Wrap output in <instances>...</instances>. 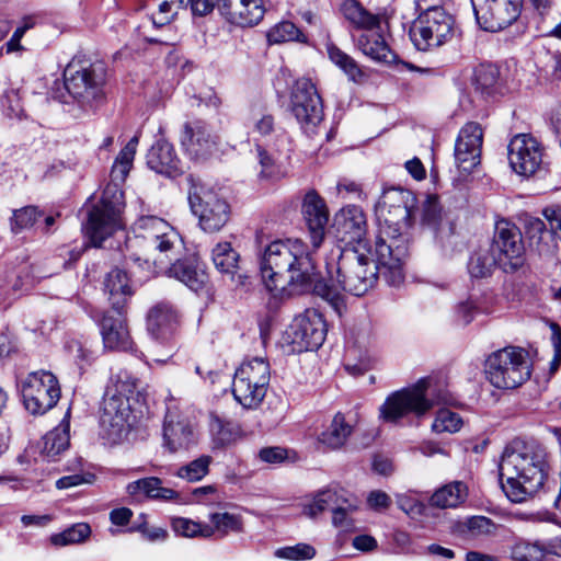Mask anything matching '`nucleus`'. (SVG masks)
<instances>
[{
  "label": "nucleus",
  "instance_id": "obj_1",
  "mask_svg": "<svg viewBox=\"0 0 561 561\" xmlns=\"http://www.w3.org/2000/svg\"><path fill=\"white\" fill-rule=\"evenodd\" d=\"M325 265L330 283L317 279L313 290L333 305L339 302L341 290L357 297L365 295L376 285L379 274L392 286L403 280V262L398 264V271L381 263L377 254V242L374 250L363 245L336 247L332 249Z\"/></svg>",
  "mask_w": 561,
  "mask_h": 561
},
{
  "label": "nucleus",
  "instance_id": "obj_2",
  "mask_svg": "<svg viewBox=\"0 0 561 561\" xmlns=\"http://www.w3.org/2000/svg\"><path fill=\"white\" fill-rule=\"evenodd\" d=\"M261 277L271 293L287 286L306 290L314 286L318 272L312 253L298 239L276 240L270 243L261 262Z\"/></svg>",
  "mask_w": 561,
  "mask_h": 561
},
{
  "label": "nucleus",
  "instance_id": "obj_3",
  "mask_svg": "<svg viewBox=\"0 0 561 561\" xmlns=\"http://www.w3.org/2000/svg\"><path fill=\"white\" fill-rule=\"evenodd\" d=\"M415 206L416 197L411 191L392 187L383 192L376 207L380 226L377 254L381 263L394 270L408 256L404 232L411 226Z\"/></svg>",
  "mask_w": 561,
  "mask_h": 561
},
{
  "label": "nucleus",
  "instance_id": "obj_4",
  "mask_svg": "<svg viewBox=\"0 0 561 561\" xmlns=\"http://www.w3.org/2000/svg\"><path fill=\"white\" fill-rule=\"evenodd\" d=\"M499 470L506 496L514 503H522L543 485L546 451L536 443L513 442L504 449Z\"/></svg>",
  "mask_w": 561,
  "mask_h": 561
},
{
  "label": "nucleus",
  "instance_id": "obj_5",
  "mask_svg": "<svg viewBox=\"0 0 561 561\" xmlns=\"http://www.w3.org/2000/svg\"><path fill=\"white\" fill-rule=\"evenodd\" d=\"M138 142L139 136L135 135L119 151L111 171L113 183L106 185L100 202L89 213L83 230L93 247H101L106 238L124 227V193L117 183L124 182L128 175Z\"/></svg>",
  "mask_w": 561,
  "mask_h": 561
},
{
  "label": "nucleus",
  "instance_id": "obj_6",
  "mask_svg": "<svg viewBox=\"0 0 561 561\" xmlns=\"http://www.w3.org/2000/svg\"><path fill=\"white\" fill-rule=\"evenodd\" d=\"M107 387L100 423L104 436L111 444L124 440L135 422L129 398L137 389L138 380L127 370H119Z\"/></svg>",
  "mask_w": 561,
  "mask_h": 561
},
{
  "label": "nucleus",
  "instance_id": "obj_7",
  "mask_svg": "<svg viewBox=\"0 0 561 561\" xmlns=\"http://www.w3.org/2000/svg\"><path fill=\"white\" fill-rule=\"evenodd\" d=\"M433 379L421 378L413 386L391 393L379 408L380 417L386 422H397L404 415L413 413L424 415L435 404L446 403V394L439 392L433 398Z\"/></svg>",
  "mask_w": 561,
  "mask_h": 561
},
{
  "label": "nucleus",
  "instance_id": "obj_8",
  "mask_svg": "<svg viewBox=\"0 0 561 561\" xmlns=\"http://www.w3.org/2000/svg\"><path fill=\"white\" fill-rule=\"evenodd\" d=\"M489 382L497 389H515L531 375L528 352L518 346H506L491 353L484 363Z\"/></svg>",
  "mask_w": 561,
  "mask_h": 561
},
{
  "label": "nucleus",
  "instance_id": "obj_9",
  "mask_svg": "<svg viewBox=\"0 0 561 561\" xmlns=\"http://www.w3.org/2000/svg\"><path fill=\"white\" fill-rule=\"evenodd\" d=\"M424 1L416 2L422 12L411 26L410 37L419 50L425 51L451 41L456 27L454 16L443 7L424 8Z\"/></svg>",
  "mask_w": 561,
  "mask_h": 561
},
{
  "label": "nucleus",
  "instance_id": "obj_10",
  "mask_svg": "<svg viewBox=\"0 0 561 561\" xmlns=\"http://www.w3.org/2000/svg\"><path fill=\"white\" fill-rule=\"evenodd\" d=\"M65 88L82 106H92L104 98L105 68L72 59L64 71Z\"/></svg>",
  "mask_w": 561,
  "mask_h": 561
},
{
  "label": "nucleus",
  "instance_id": "obj_11",
  "mask_svg": "<svg viewBox=\"0 0 561 561\" xmlns=\"http://www.w3.org/2000/svg\"><path fill=\"white\" fill-rule=\"evenodd\" d=\"M271 380L270 364L262 357L244 360L236 370L232 394L245 409H256L263 402Z\"/></svg>",
  "mask_w": 561,
  "mask_h": 561
},
{
  "label": "nucleus",
  "instance_id": "obj_12",
  "mask_svg": "<svg viewBox=\"0 0 561 561\" xmlns=\"http://www.w3.org/2000/svg\"><path fill=\"white\" fill-rule=\"evenodd\" d=\"M188 202L192 213L198 218V226L207 233L220 231L230 219V205L204 184L191 182Z\"/></svg>",
  "mask_w": 561,
  "mask_h": 561
},
{
  "label": "nucleus",
  "instance_id": "obj_13",
  "mask_svg": "<svg viewBox=\"0 0 561 561\" xmlns=\"http://www.w3.org/2000/svg\"><path fill=\"white\" fill-rule=\"evenodd\" d=\"M137 236L135 243L142 240L146 250L144 262L149 263L150 256L156 252L163 254L167 259L173 254L181 244L178 231L164 219L157 216H142L136 224Z\"/></svg>",
  "mask_w": 561,
  "mask_h": 561
},
{
  "label": "nucleus",
  "instance_id": "obj_14",
  "mask_svg": "<svg viewBox=\"0 0 561 561\" xmlns=\"http://www.w3.org/2000/svg\"><path fill=\"white\" fill-rule=\"evenodd\" d=\"M328 328L322 314L307 309L294 318L284 333V342L293 353L318 350L324 342Z\"/></svg>",
  "mask_w": 561,
  "mask_h": 561
},
{
  "label": "nucleus",
  "instance_id": "obj_15",
  "mask_svg": "<svg viewBox=\"0 0 561 561\" xmlns=\"http://www.w3.org/2000/svg\"><path fill=\"white\" fill-rule=\"evenodd\" d=\"M21 393L25 409L34 415H42L59 401L60 387L54 374L38 370L28 374L22 381Z\"/></svg>",
  "mask_w": 561,
  "mask_h": 561
},
{
  "label": "nucleus",
  "instance_id": "obj_16",
  "mask_svg": "<svg viewBox=\"0 0 561 561\" xmlns=\"http://www.w3.org/2000/svg\"><path fill=\"white\" fill-rule=\"evenodd\" d=\"M290 108L307 131H312L323 119L322 99L311 79L300 78L295 82L290 94Z\"/></svg>",
  "mask_w": 561,
  "mask_h": 561
},
{
  "label": "nucleus",
  "instance_id": "obj_17",
  "mask_svg": "<svg viewBox=\"0 0 561 561\" xmlns=\"http://www.w3.org/2000/svg\"><path fill=\"white\" fill-rule=\"evenodd\" d=\"M489 249L496 255L499 266L505 273H515L525 265V247L522 233L515 226L499 224Z\"/></svg>",
  "mask_w": 561,
  "mask_h": 561
},
{
  "label": "nucleus",
  "instance_id": "obj_18",
  "mask_svg": "<svg viewBox=\"0 0 561 561\" xmlns=\"http://www.w3.org/2000/svg\"><path fill=\"white\" fill-rule=\"evenodd\" d=\"M471 3L478 24L488 32H499L511 25L522 8V0H471Z\"/></svg>",
  "mask_w": 561,
  "mask_h": 561
},
{
  "label": "nucleus",
  "instance_id": "obj_19",
  "mask_svg": "<svg viewBox=\"0 0 561 561\" xmlns=\"http://www.w3.org/2000/svg\"><path fill=\"white\" fill-rule=\"evenodd\" d=\"M511 168L519 175L535 174L542 162V149L536 138L528 134L514 136L507 147Z\"/></svg>",
  "mask_w": 561,
  "mask_h": 561
},
{
  "label": "nucleus",
  "instance_id": "obj_20",
  "mask_svg": "<svg viewBox=\"0 0 561 561\" xmlns=\"http://www.w3.org/2000/svg\"><path fill=\"white\" fill-rule=\"evenodd\" d=\"M554 535L537 540L515 538L510 546L512 561H543L547 556L561 557V527L557 524L550 526Z\"/></svg>",
  "mask_w": 561,
  "mask_h": 561
},
{
  "label": "nucleus",
  "instance_id": "obj_21",
  "mask_svg": "<svg viewBox=\"0 0 561 561\" xmlns=\"http://www.w3.org/2000/svg\"><path fill=\"white\" fill-rule=\"evenodd\" d=\"M483 142V130L478 123L469 122L459 131L455 145L458 169L470 173L479 163Z\"/></svg>",
  "mask_w": 561,
  "mask_h": 561
},
{
  "label": "nucleus",
  "instance_id": "obj_22",
  "mask_svg": "<svg viewBox=\"0 0 561 561\" xmlns=\"http://www.w3.org/2000/svg\"><path fill=\"white\" fill-rule=\"evenodd\" d=\"M181 144L186 153L194 160L208 158L217 148L216 136L202 121L185 123L181 135Z\"/></svg>",
  "mask_w": 561,
  "mask_h": 561
},
{
  "label": "nucleus",
  "instance_id": "obj_23",
  "mask_svg": "<svg viewBox=\"0 0 561 561\" xmlns=\"http://www.w3.org/2000/svg\"><path fill=\"white\" fill-rule=\"evenodd\" d=\"M179 324V312L169 302H158L148 312V331L156 340L162 343L169 342L176 334Z\"/></svg>",
  "mask_w": 561,
  "mask_h": 561
},
{
  "label": "nucleus",
  "instance_id": "obj_24",
  "mask_svg": "<svg viewBox=\"0 0 561 561\" xmlns=\"http://www.w3.org/2000/svg\"><path fill=\"white\" fill-rule=\"evenodd\" d=\"M302 215L308 226L312 247L318 249L324 239L329 214L324 201L316 191H309L305 195Z\"/></svg>",
  "mask_w": 561,
  "mask_h": 561
},
{
  "label": "nucleus",
  "instance_id": "obj_25",
  "mask_svg": "<svg viewBox=\"0 0 561 561\" xmlns=\"http://www.w3.org/2000/svg\"><path fill=\"white\" fill-rule=\"evenodd\" d=\"M226 19L239 26H253L264 16L262 0H224L220 7Z\"/></svg>",
  "mask_w": 561,
  "mask_h": 561
},
{
  "label": "nucleus",
  "instance_id": "obj_26",
  "mask_svg": "<svg viewBox=\"0 0 561 561\" xmlns=\"http://www.w3.org/2000/svg\"><path fill=\"white\" fill-rule=\"evenodd\" d=\"M337 225L342 232V241L345 247H365L370 248L366 240V216L359 207H350L344 210Z\"/></svg>",
  "mask_w": 561,
  "mask_h": 561
},
{
  "label": "nucleus",
  "instance_id": "obj_27",
  "mask_svg": "<svg viewBox=\"0 0 561 561\" xmlns=\"http://www.w3.org/2000/svg\"><path fill=\"white\" fill-rule=\"evenodd\" d=\"M101 334L106 348L118 351L131 350L133 342L122 311H116V316L106 313L103 317Z\"/></svg>",
  "mask_w": 561,
  "mask_h": 561
},
{
  "label": "nucleus",
  "instance_id": "obj_28",
  "mask_svg": "<svg viewBox=\"0 0 561 561\" xmlns=\"http://www.w3.org/2000/svg\"><path fill=\"white\" fill-rule=\"evenodd\" d=\"M180 159L173 146L165 140H158L147 154L148 167L157 173L175 176L181 172Z\"/></svg>",
  "mask_w": 561,
  "mask_h": 561
},
{
  "label": "nucleus",
  "instance_id": "obj_29",
  "mask_svg": "<svg viewBox=\"0 0 561 561\" xmlns=\"http://www.w3.org/2000/svg\"><path fill=\"white\" fill-rule=\"evenodd\" d=\"M164 445L170 451L174 453L187 448L193 443L192 425L180 420L173 412H168L163 424Z\"/></svg>",
  "mask_w": 561,
  "mask_h": 561
},
{
  "label": "nucleus",
  "instance_id": "obj_30",
  "mask_svg": "<svg viewBox=\"0 0 561 561\" xmlns=\"http://www.w3.org/2000/svg\"><path fill=\"white\" fill-rule=\"evenodd\" d=\"M104 290L115 311H122L134 290L129 277L124 270L113 268L104 279Z\"/></svg>",
  "mask_w": 561,
  "mask_h": 561
},
{
  "label": "nucleus",
  "instance_id": "obj_31",
  "mask_svg": "<svg viewBox=\"0 0 561 561\" xmlns=\"http://www.w3.org/2000/svg\"><path fill=\"white\" fill-rule=\"evenodd\" d=\"M168 275L196 293L205 287L208 279L205 270L193 259L176 260L169 267Z\"/></svg>",
  "mask_w": 561,
  "mask_h": 561
},
{
  "label": "nucleus",
  "instance_id": "obj_32",
  "mask_svg": "<svg viewBox=\"0 0 561 561\" xmlns=\"http://www.w3.org/2000/svg\"><path fill=\"white\" fill-rule=\"evenodd\" d=\"M353 433V424L346 416L337 412L330 425L319 435V442L330 449H340Z\"/></svg>",
  "mask_w": 561,
  "mask_h": 561
},
{
  "label": "nucleus",
  "instance_id": "obj_33",
  "mask_svg": "<svg viewBox=\"0 0 561 561\" xmlns=\"http://www.w3.org/2000/svg\"><path fill=\"white\" fill-rule=\"evenodd\" d=\"M127 492L131 496L144 494L151 500L171 501L179 497L176 491L164 488L162 481L157 477H149L133 481L127 484Z\"/></svg>",
  "mask_w": 561,
  "mask_h": 561
},
{
  "label": "nucleus",
  "instance_id": "obj_34",
  "mask_svg": "<svg viewBox=\"0 0 561 561\" xmlns=\"http://www.w3.org/2000/svg\"><path fill=\"white\" fill-rule=\"evenodd\" d=\"M210 257L218 272L229 275L231 280H234V272L239 270L240 254L231 242H217L211 249Z\"/></svg>",
  "mask_w": 561,
  "mask_h": 561
},
{
  "label": "nucleus",
  "instance_id": "obj_35",
  "mask_svg": "<svg viewBox=\"0 0 561 561\" xmlns=\"http://www.w3.org/2000/svg\"><path fill=\"white\" fill-rule=\"evenodd\" d=\"M379 28L366 31L358 38V47L366 56L377 61H390L393 57Z\"/></svg>",
  "mask_w": 561,
  "mask_h": 561
},
{
  "label": "nucleus",
  "instance_id": "obj_36",
  "mask_svg": "<svg viewBox=\"0 0 561 561\" xmlns=\"http://www.w3.org/2000/svg\"><path fill=\"white\" fill-rule=\"evenodd\" d=\"M454 529L456 533L468 538H481L495 535L496 524L485 516H471L458 520Z\"/></svg>",
  "mask_w": 561,
  "mask_h": 561
},
{
  "label": "nucleus",
  "instance_id": "obj_37",
  "mask_svg": "<svg viewBox=\"0 0 561 561\" xmlns=\"http://www.w3.org/2000/svg\"><path fill=\"white\" fill-rule=\"evenodd\" d=\"M467 496V485L461 481H454L436 490L431 497V504L440 508L457 507Z\"/></svg>",
  "mask_w": 561,
  "mask_h": 561
},
{
  "label": "nucleus",
  "instance_id": "obj_38",
  "mask_svg": "<svg viewBox=\"0 0 561 561\" xmlns=\"http://www.w3.org/2000/svg\"><path fill=\"white\" fill-rule=\"evenodd\" d=\"M526 234L530 245L536 247L541 256H554L556 244H550L551 234L546 229V224L539 218H531L526 224Z\"/></svg>",
  "mask_w": 561,
  "mask_h": 561
},
{
  "label": "nucleus",
  "instance_id": "obj_39",
  "mask_svg": "<svg viewBox=\"0 0 561 561\" xmlns=\"http://www.w3.org/2000/svg\"><path fill=\"white\" fill-rule=\"evenodd\" d=\"M342 12L345 19L357 28H363L365 32L379 28V16L366 11L356 0H345Z\"/></svg>",
  "mask_w": 561,
  "mask_h": 561
},
{
  "label": "nucleus",
  "instance_id": "obj_40",
  "mask_svg": "<svg viewBox=\"0 0 561 561\" xmlns=\"http://www.w3.org/2000/svg\"><path fill=\"white\" fill-rule=\"evenodd\" d=\"M342 12L345 19L357 28H363L365 32L379 28V16L366 11L356 0H345Z\"/></svg>",
  "mask_w": 561,
  "mask_h": 561
},
{
  "label": "nucleus",
  "instance_id": "obj_41",
  "mask_svg": "<svg viewBox=\"0 0 561 561\" xmlns=\"http://www.w3.org/2000/svg\"><path fill=\"white\" fill-rule=\"evenodd\" d=\"M499 266L496 255L489 247L479 248L472 253L468 262V272L473 278H485L492 275Z\"/></svg>",
  "mask_w": 561,
  "mask_h": 561
},
{
  "label": "nucleus",
  "instance_id": "obj_42",
  "mask_svg": "<svg viewBox=\"0 0 561 561\" xmlns=\"http://www.w3.org/2000/svg\"><path fill=\"white\" fill-rule=\"evenodd\" d=\"M499 81V69L493 65H479L472 77V84L476 91L482 95L490 96L495 93Z\"/></svg>",
  "mask_w": 561,
  "mask_h": 561
},
{
  "label": "nucleus",
  "instance_id": "obj_43",
  "mask_svg": "<svg viewBox=\"0 0 561 561\" xmlns=\"http://www.w3.org/2000/svg\"><path fill=\"white\" fill-rule=\"evenodd\" d=\"M69 443V424H61L44 436L42 450L47 457L54 458L66 450Z\"/></svg>",
  "mask_w": 561,
  "mask_h": 561
},
{
  "label": "nucleus",
  "instance_id": "obj_44",
  "mask_svg": "<svg viewBox=\"0 0 561 561\" xmlns=\"http://www.w3.org/2000/svg\"><path fill=\"white\" fill-rule=\"evenodd\" d=\"M91 535V527L87 523H77L61 533L50 536L49 541L55 547H65L84 542Z\"/></svg>",
  "mask_w": 561,
  "mask_h": 561
},
{
  "label": "nucleus",
  "instance_id": "obj_45",
  "mask_svg": "<svg viewBox=\"0 0 561 561\" xmlns=\"http://www.w3.org/2000/svg\"><path fill=\"white\" fill-rule=\"evenodd\" d=\"M328 56L330 60L337 66L351 80L356 81L363 76L357 62L341 50L337 46L330 43L327 45Z\"/></svg>",
  "mask_w": 561,
  "mask_h": 561
},
{
  "label": "nucleus",
  "instance_id": "obj_46",
  "mask_svg": "<svg viewBox=\"0 0 561 561\" xmlns=\"http://www.w3.org/2000/svg\"><path fill=\"white\" fill-rule=\"evenodd\" d=\"M209 528L213 530V536L219 534L226 536L229 533H241L243 528L242 519L239 515L230 513H213L209 516Z\"/></svg>",
  "mask_w": 561,
  "mask_h": 561
},
{
  "label": "nucleus",
  "instance_id": "obj_47",
  "mask_svg": "<svg viewBox=\"0 0 561 561\" xmlns=\"http://www.w3.org/2000/svg\"><path fill=\"white\" fill-rule=\"evenodd\" d=\"M211 460L210 456L203 455L191 462L181 466L174 474L187 482H197L209 472Z\"/></svg>",
  "mask_w": 561,
  "mask_h": 561
},
{
  "label": "nucleus",
  "instance_id": "obj_48",
  "mask_svg": "<svg viewBox=\"0 0 561 561\" xmlns=\"http://www.w3.org/2000/svg\"><path fill=\"white\" fill-rule=\"evenodd\" d=\"M172 529L183 537L209 538L213 536V530L208 527V524L198 523L185 517L173 518Z\"/></svg>",
  "mask_w": 561,
  "mask_h": 561
},
{
  "label": "nucleus",
  "instance_id": "obj_49",
  "mask_svg": "<svg viewBox=\"0 0 561 561\" xmlns=\"http://www.w3.org/2000/svg\"><path fill=\"white\" fill-rule=\"evenodd\" d=\"M268 42L272 44H279L289 41L305 42V35L291 22L284 21L276 24L267 33Z\"/></svg>",
  "mask_w": 561,
  "mask_h": 561
},
{
  "label": "nucleus",
  "instance_id": "obj_50",
  "mask_svg": "<svg viewBox=\"0 0 561 561\" xmlns=\"http://www.w3.org/2000/svg\"><path fill=\"white\" fill-rule=\"evenodd\" d=\"M43 217V213L35 206H26L13 211L11 218V230L19 233L24 229L33 227Z\"/></svg>",
  "mask_w": 561,
  "mask_h": 561
},
{
  "label": "nucleus",
  "instance_id": "obj_51",
  "mask_svg": "<svg viewBox=\"0 0 561 561\" xmlns=\"http://www.w3.org/2000/svg\"><path fill=\"white\" fill-rule=\"evenodd\" d=\"M462 426V419L456 412L447 409H442L436 413L435 420L432 424L433 432L440 433H456Z\"/></svg>",
  "mask_w": 561,
  "mask_h": 561
},
{
  "label": "nucleus",
  "instance_id": "obj_52",
  "mask_svg": "<svg viewBox=\"0 0 561 561\" xmlns=\"http://www.w3.org/2000/svg\"><path fill=\"white\" fill-rule=\"evenodd\" d=\"M341 500L336 501L331 507L333 524L337 527H348L351 522L348 515L357 508L355 499H348L343 491L339 492Z\"/></svg>",
  "mask_w": 561,
  "mask_h": 561
},
{
  "label": "nucleus",
  "instance_id": "obj_53",
  "mask_svg": "<svg viewBox=\"0 0 561 561\" xmlns=\"http://www.w3.org/2000/svg\"><path fill=\"white\" fill-rule=\"evenodd\" d=\"M316 556V549L308 543H297L295 546H286L277 548L274 551V557L287 561H304L310 560Z\"/></svg>",
  "mask_w": 561,
  "mask_h": 561
},
{
  "label": "nucleus",
  "instance_id": "obj_54",
  "mask_svg": "<svg viewBox=\"0 0 561 561\" xmlns=\"http://www.w3.org/2000/svg\"><path fill=\"white\" fill-rule=\"evenodd\" d=\"M339 500H341L339 491L331 489L322 491L305 507L304 512L309 517L314 518L323 511L331 510L332 505L336 504Z\"/></svg>",
  "mask_w": 561,
  "mask_h": 561
},
{
  "label": "nucleus",
  "instance_id": "obj_55",
  "mask_svg": "<svg viewBox=\"0 0 561 561\" xmlns=\"http://www.w3.org/2000/svg\"><path fill=\"white\" fill-rule=\"evenodd\" d=\"M442 219V208L438 198L428 195L422 205V222L428 227L436 228Z\"/></svg>",
  "mask_w": 561,
  "mask_h": 561
},
{
  "label": "nucleus",
  "instance_id": "obj_56",
  "mask_svg": "<svg viewBox=\"0 0 561 561\" xmlns=\"http://www.w3.org/2000/svg\"><path fill=\"white\" fill-rule=\"evenodd\" d=\"M259 162L261 165L260 175L265 179H277L282 175L276 158L265 149L257 148Z\"/></svg>",
  "mask_w": 561,
  "mask_h": 561
},
{
  "label": "nucleus",
  "instance_id": "obj_57",
  "mask_svg": "<svg viewBox=\"0 0 561 561\" xmlns=\"http://www.w3.org/2000/svg\"><path fill=\"white\" fill-rule=\"evenodd\" d=\"M261 461L276 465L285 461L288 457V450L279 446L264 447L257 454Z\"/></svg>",
  "mask_w": 561,
  "mask_h": 561
},
{
  "label": "nucleus",
  "instance_id": "obj_58",
  "mask_svg": "<svg viewBox=\"0 0 561 561\" xmlns=\"http://www.w3.org/2000/svg\"><path fill=\"white\" fill-rule=\"evenodd\" d=\"M94 474L92 473H76L66 476L56 481V486L60 490L77 486L83 483H92L94 481Z\"/></svg>",
  "mask_w": 561,
  "mask_h": 561
},
{
  "label": "nucleus",
  "instance_id": "obj_59",
  "mask_svg": "<svg viewBox=\"0 0 561 561\" xmlns=\"http://www.w3.org/2000/svg\"><path fill=\"white\" fill-rule=\"evenodd\" d=\"M397 504L400 510L410 516L420 515L423 511V505L417 500L407 495L398 496Z\"/></svg>",
  "mask_w": 561,
  "mask_h": 561
},
{
  "label": "nucleus",
  "instance_id": "obj_60",
  "mask_svg": "<svg viewBox=\"0 0 561 561\" xmlns=\"http://www.w3.org/2000/svg\"><path fill=\"white\" fill-rule=\"evenodd\" d=\"M354 354H355V350H353V348L347 350L345 369L354 376L362 375L369 369V367H370L369 359L360 358L358 363H352L351 357Z\"/></svg>",
  "mask_w": 561,
  "mask_h": 561
},
{
  "label": "nucleus",
  "instance_id": "obj_61",
  "mask_svg": "<svg viewBox=\"0 0 561 561\" xmlns=\"http://www.w3.org/2000/svg\"><path fill=\"white\" fill-rule=\"evenodd\" d=\"M274 117L270 114L253 117V131H256L261 136H267L274 131Z\"/></svg>",
  "mask_w": 561,
  "mask_h": 561
},
{
  "label": "nucleus",
  "instance_id": "obj_62",
  "mask_svg": "<svg viewBox=\"0 0 561 561\" xmlns=\"http://www.w3.org/2000/svg\"><path fill=\"white\" fill-rule=\"evenodd\" d=\"M367 503L370 508L380 511L388 508L391 500L390 496L380 490L371 491L367 497Z\"/></svg>",
  "mask_w": 561,
  "mask_h": 561
},
{
  "label": "nucleus",
  "instance_id": "obj_63",
  "mask_svg": "<svg viewBox=\"0 0 561 561\" xmlns=\"http://www.w3.org/2000/svg\"><path fill=\"white\" fill-rule=\"evenodd\" d=\"M477 311L476 305L471 300L460 302L457 307L456 313L462 324H468L472 321Z\"/></svg>",
  "mask_w": 561,
  "mask_h": 561
},
{
  "label": "nucleus",
  "instance_id": "obj_64",
  "mask_svg": "<svg viewBox=\"0 0 561 561\" xmlns=\"http://www.w3.org/2000/svg\"><path fill=\"white\" fill-rule=\"evenodd\" d=\"M545 216L549 221L551 231L561 240V208L546 209Z\"/></svg>",
  "mask_w": 561,
  "mask_h": 561
}]
</instances>
